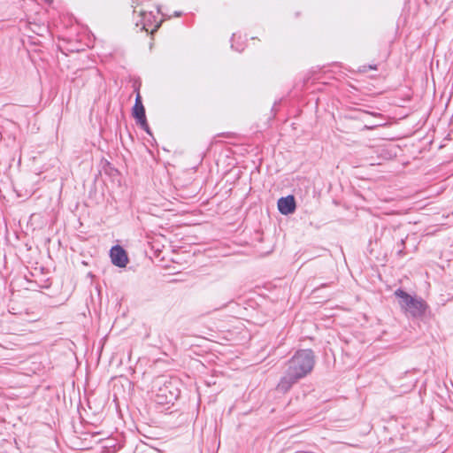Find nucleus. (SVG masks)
Instances as JSON below:
<instances>
[{
  "label": "nucleus",
  "instance_id": "1",
  "mask_svg": "<svg viewBox=\"0 0 453 453\" xmlns=\"http://www.w3.org/2000/svg\"><path fill=\"white\" fill-rule=\"evenodd\" d=\"M395 296L400 299L402 310L411 317L419 318L425 314L427 304L421 297L412 296L400 288L395 291Z\"/></svg>",
  "mask_w": 453,
  "mask_h": 453
},
{
  "label": "nucleus",
  "instance_id": "2",
  "mask_svg": "<svg viewBox=\"0 0 453 453\" xmlns=\"http://www.w3.org/2000/svg\"><path fill=\"white\" fill-rule=\"evenodd\" d=\"M310 369V360L305 353H298L289 361L290 374L296 378L303 376Z\"/></svg>",
  "mask_w": 453,
  "mask_h": 453
},
{
  "label": "nucleus",
  "instance_id": "3",
  "mask_svg": "<svg viewBox=\"0 0 453 453\" xmlns=\"http://www.w3.org/2000/svg\"><path fill=\"white\" fill-rule=\"evenodd\" d=\"M134 12H137L136 9L134 10ZM138 12L141 19L136 22V26H142V30L153 34L159 28L161 20L157 21V16L153 12L141 9Z\"/></svg>",
  "mask_w": 453,
  "mask_h": 453
},
{
  "label": "nucleus",
  "instance_id": "4",
  "mask_svg": "<svg viewBox=\"0 0 453 453\" xmlns=\"http://www.w3.org/2000/svg\"><path fill=\"white\" fill-rule=\"evenodd\" d=\"M110 257L114 265L119 267H126L128 263V257L126 250L119 245H116L111 249Z\"/></svg>",
  "mask_w": 453,
  "mask_h": 453
},
{
  "label": "nucleus",
  "instance_id": "5",
  "mask_svg": "<svg viewBox=\"0 0 453 453\" xmlns=\"http://www.w3.org/2000/svg\"><path fill=\"white\" fill-rule=\"evenodd\" d=\"M278 209L281 214L288 215L296 210V201L293 196H287L278 200Z\"/></svg>",
  "mask_w": 453,
  "mask_h": 453
},
{
  "label": "nucleus",
  "instance_id": "6",
  "mask_svg": "<svg viewBox=\"0 0 453 453\" xmlns=\"http://www.w3.org/2000/svg\"><path fill=\"white\" fill-rule=\"evenodd\" d=\"M132 113H145V109L142 104V96L140 93H137L135 97V103L132 107Z\"/></svg>",
  "mask_w": 453,
  "mask_h": 453
},
{
  "label": "nucleus",
  "instance_id": "7",
  "mask_svg": "<svg viewBox=\"0 0 453 453\" xmlns=\"http://www.w3.org/2000/svg\"><path fill=\"white\" fill-rule=\"evenodd\" d=\"M135 124L140 126L148 134H150V127L147 123L146 115H134Z\"/></svg>",
  "mask_w": 453,
  "mask_h": 453
},
{
  "label": "nucleus",
  "instance_id": "8",
  "mask_svg": "<svg viewBox=\"0 0 453 453\" xmlns=\"http://www.w3.org/2000/svg\"><path fill=\"white\" fill-rule=\"evenodd\" d=\"M133 87H134V92H135L136 94H137V93H140V88H141V82H140V81L135 80V81H134Z\"/></svg>",
  "mask_w": 453,
  "mask_h": 453
},
{
  "label": "nucleus",
  "instance_id": "9",
  "mask_svg": "<svg viewBox=\"0 0 453 453\" xmlns=\"http://www.w3.org/2000/svg\"><path fill=\"white\" fill-rule=\"evenodd\" d=\"M235 36H236V35H235V34H234V35H233V36H232V38H231V42H232V45H231V47H232L233 49H235V50H237V51L241 52V51L243 50V48H242V47H234V41L235 40Z\"/></svg>",
  "mask_w": 453,
  "mask_h": 453
},
{
  "label": "nucleus",
  "instance_id": "10",
  "mask_svg": "<svg viewBox=\"0 0 453 453\" xmlns=\"http://www.w3.org/2000/svg\"><path fill=\"white\" fill-rule=\"evenodd\" d=\"M383 125H384L383 123H377V124H375V125H373V126H365V127H366L367 129H372V128H374V127H380V126H383Z\"/></svg>",
  "mask_w": 453,
  "mask_h": 453
},
{
  "label": "nucleus",
  "instance_id": "11",
  "mask_svg": "<svg viewBox=\"0 0 453 453\" xmlns=\"http://www.w3.org/2000/svg\"><path fill=\"white\" fill-rule=\"evenodd\" d=\"M173 15L175 17H180L182 15V12H174Z\"/></svg>",
  "mask_w": 453,
  "mask_h": 453
},
{
  "label": "nucleus",
  "instance_id": "12",
  "mask_svg": "<svg viewBox=\"0 0 453 453\" xmlns=\"http://www.w3.org/2000/svg\"><path fill=\"white\" fill-rule=\"evenodd\" d=\"M119 111L120 113H123V112L125 111V110L121 107V108L119 110Z\"/></svg>",
  "mask_w": 453,
  "mask_h": 453
}]
</instances>
